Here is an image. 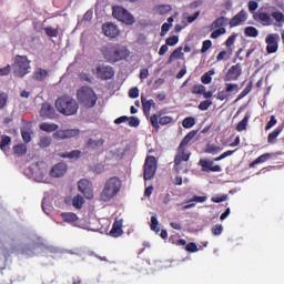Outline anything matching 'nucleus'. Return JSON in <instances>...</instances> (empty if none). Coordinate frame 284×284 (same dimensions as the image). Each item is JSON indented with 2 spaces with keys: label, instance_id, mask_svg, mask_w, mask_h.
<instances>
[{
  "label": "nucleus",
  "instance_id": "1",
  "mask_svg": "<svg viewBox=\"0 0 284 284\" xmlns=\"http://www.w3.org/2000/svg\"><path fill=\"white\" fill-rule=\"evenodd\" d=\"M102 55L108 63H119L130 57V50L121 44H106L102 48Z\"/></svg>",
  "mask_w": 284,
  "mask_h": 284
},
{
  "label": "nucleus",
  "instance_id": "2",
  "mask_svg": "<svg viewBox=\"0 0 284 284\" xmlns=\"http://www.w3.org/2000/svg\"><path fill=\"white\" fill-rule=\"evenodd\" d=\"M194 136H196V131H190L180 142L174 158L175 171L181 172V163H183V161H190V156H192V153L186 152V150L187 145H190V141H192Z\"/></svg>",
  "mask_w": 284,
  "mask_h": 284
},
{
  "label": "nucleus",
  "instance_id": "3",
  "mask_svg": "<svg viewBox=\"0 0 284 284\" xmlns=\"http://www.w3.org/2000/svg\"><path fill=\"white\" fill-rule=\"evenodd\" d=\"M123 185V182H121V179L119 176H112L110 178L103 186V190L100 193V200L104 203H108L114 199L119 192H121V187Z\"/></svg>",
  "mask_w": 284,
  "mask_h": 284
},
{
  "label": "nucleus",
  "instance_id": "4",
  "mask_svg": "<svg viewBox=\"0 0 284 284\" xmlns=\"http://www.w3.org/2000/svg\"><path fill=\"white\" fill-rule=\"evenodd\" d=\"M55 110L64 116H74L79 112V103L70 95H62L55 100Z\"/></svg>",
  "mask_w": 284,
  "mask_h": 284
},
{
  "label": "nucleus",
  "instance_id": "5",
  "mask_svg": "<svg viewBox=\"0 0 284 284\" xmlns=\"http://www.w3.org/2000/svg\"><path fill=\"white\" fill-rule=\"evenodd\" d=\"M77 99L80 105H83V108L91 109L97 105V102L99 101V97L97 95V92H94V89L92 87H82L77 91Z\"/></svg>",
  "mask_w": 284,
  "mask_h": 284
},
{
  "label": "nucleus",
  "instance_id": "6",
  "mask_svg": "<svg viewBox=\"0 0 284 284\" xmlns=\"http://www.w3.org/2000/svg\"><path fill=\"white\" fill-rule=\"evenodd\" d=\"M30 70V61H28V57L26 55H16L13 63V73L16 77L23 79L28 71Z\"/></svg>",
  "mask_w": 284,
  "mask_h": 284
},
{
  "label": "nucleus",
  "instance_id": "7",
  "mask_svg": "<svg viewBox=\"0 0 284 284\" xmlns=\"http://www.w3.org/2000/svg\"><path fill=\"white\" fill-rule=\"evenodd\" d=\"M112 16L114 17V19H118V21H121L126 26L134 24V16L128 12V9L123 7H113Z\"/></svg>",
  "mask_w": 284,
  "mask_h": 284
},
{
  "label": "nucleus",
  "instance_id": "8",
  "mask_svg": "<svg viewBox=\"0 0 284 284\" xmlns=\"http://www.w3.org/2000/svg\"><path fill=\"white\" fill-rule=\"evenodd\" d=\"M93 74H95L97 79H100V81H110V79H114V68L111 65L98 64L95 70H93Z\"/></svg>",
  "mask_w": 284,
  "mask_h": 284
},
{
  "label": "nucleus",
  "instance_id": "9",
  "mask_svg": "<svg viewBox=\"0 0 284 284\" xmlns=\"http://www.w3.org/2000/svg\"><path fill=\"white\" fill-rule=\"evenodd\" d=\"M156 174V158L154 155H149L144 162V181H152Z\"/></svg>",
  "mask_w": 284,
  "mask_h": 284
},
{
  "label": "nucleus",
  "instance_id": "10",
  "mask_svg": "<svg viewBox=\"0 0 284 284\" xmlns=\"http://www.w3.org/2000/svg\"><path fill=\"white\" fill-rule=\"evenodd\" d=\"M174 121V118L170 115L161 116V111L150 116V123L154 130H160L161 125H170Z\"/></svg>",
  "mask_w": 284,
  "mask_h": 284
},
{
  "label": "nucleus",
  "instance_id": "11",
  "mask_svg": "<svg viewBox=\"0 0 284 284\" xmlns=\"http://www.w3.org/2000/svg\"><path fill=\"white\" fill-rule=\"evenodd\" d=\"M278 41H281L278 33H271L266 37L265 43L267 54H274L278 52Z\"/></svg>",
  "mask_w": 284,
  "mask_h": 284
},
{
  "label": "nucleus",
  "instance_id": "12",
  "mask_svg": "<svg viewBox=\"0 0 284 284\" xmlns=\"http://www.w3.org/2000/svg\"><path fill=\"white\" fill-rule=\"evenodd\" d=\"M241 74H243V68L241 67V63L234 64L229 69L223 78V81H225V83L230 81H239Z\"/></svg>",
  "mask_w": 284,
  "mask_h": 284
},
{
  "label": "nucleus",
  "instance_id": "13",
  "mask_svg": "<svg viewBox=\"0 0 284 284\" xmlns=\"http://www.w3.org/2000/svg\"><path fill=\"white\" fill-rule=\"evenodd\" d=\"M78 189L83 196H85L89 201L94 199V192L92 191V182L89 180L82 179L78 182Z\"/></svg>",
  "mask_w": 284,
  "mask_h": 284
},
{
  "label": "nucleus",
  "instance_id": "14",
  "mask_svg": "<svg viewBox=\"0 0 284 284\" xmlns=\"http://www.w3.org/2000/svg\"><path fill=\"white\" fill-rule=\"evenodd\" d=\"M74 136H79V130L77 129L58 130L53 133L55 141H63L64 139H72Z\"/></svg>",
  "mask_w": 284,
  "mask_h": 284
},
{
  "label": "nucleus",
  "instance_id": "15",
  "mask_svg": "<svg viewBox=\"0 0 284 284\" xmlns=\"http://www.w3.org/2000/svg\"><path fill=\"white\" fill-rule=\"evenodd\" d=\"M253 19L254 21H257V23H261L262 26H272V16L270 13L263 11V10H257L256 12L253 13Z\"/></svg>",
  "mask_w": 284,
  "mask_h": 284
},
{
  "label": "nucleus",
  "instance_id": "16",
  "mask_svg": "<svg viewBox=\"0 0 284 284\" xmlns=\"http://www.w3.org/2000/svg\"><path fill=\"white\" fill-rule=\"evenodd\" d=\"M40 116L43 119H57V110H54V106L50 102H44L40 109Z\"/></svg>",
  "mask_w": 284,
  "mask_h": 284
},
{
  "label": "nucleus",
  "instance_id": "17",
  "mask_svg": "<svg viewBox=\"0 0 284 284\" xmlns=\"http://www.w3.org/2000/svg\"><path fill=\"white\" fill-rule=\"evenodd\" d=\"M65 172H68V164L60 162L52 166L50 176H52V179H61V176H65Z\"/></svg>",
  "mask_w": 284,
  "mask_h": 284
},
{
  "label": "nucleus",
  "instance_id": "18",
  "mask_svg": "<svg viewBox=\"0 0 284 284\" xmlns=\"http://www.w3.org/2000/svg\"><path fill=\"white\" fill-rule=\"evenodd\" d=\"M102 32L105 37H109V39H116L120 34L119 27L112 22L104 23L102 26Z\"/></svg>",
  "mask_w": 284,
  "mask_h": 284
},
{
  "label": "nucleus",
  "instance_id": "19",
  "mask_svg": "<svg viewBox=\"0 0 284 284\" xmlns=\"http://www.w3.org/2000/svg\"><path fill=\"white\" fill-rule=\"evenodd\" d=\"M247 21V12L245 10H241L237 12L230 21V28H236L239 26H243Z\"/></svg>",
  "mask_w": 284,
  "mask_h": 284
},
{
  "label": "nucleus",
  "instance_id": "20",
  "mask_svg": "<svg viewBox=\"0 0 284 284\" xmlns=\"http://www.w3.org/2000/svg\"><path fill=\"white\" fill-rule=\"evenodd\" d=\"M199 165L202 168V172H221V165L216 164L214 165L213 161L201 159L199 162Z\"/></svg>",
  "mask_w": 284,
  "mask_h": 284
},
{
  "label": "nucleus",
  "instance_id": "21",
  "mask_svg": "<svg viewBox=\"0 0 284 284\" xmlns=\"http://www.w3.org/2000/svg\"><path fill=\"white\" fill-rule=\"evenodd\" d=\"M109 234L113 236V239H119V236L123 234V221H115Z\"/></svg>",
  "mask_w": 284,
  "mask_h": 284
},
{
  "label": "nucleus",
  "instance_id": "22",
  "mask_svg": "<svg viewBox=\"0 0 284 284\" xmlns=\"http://www.w3.org/2000/svg\"><path fill=\"white\" fill-rule=\"evenodd\" d=\"M141 103L144 114H150V110H152V108H156V103L154 102V100H148L143 95H141Z\"/></svg>",
  "mask_w": 284,
  "mask_h": 284
},
{
  "label": "nucleus",
  "instance_id": "23",
  "mask_svg": "<svg viewBox=\"0 0 284 284\" xmlns=\"http://www.w3.org/2000/svg\"><path fill=\"white\" fill-rule=\"evenodd\" d=\"M227 24H230V19L225 17H220L212 22L211 30H216V28L221 29Z\"/></svg>",
  "mask_w": 284,
  "mask_h": 284
},
{
  "label": "nucleus",
  "instance_id": "24",
  "mask_svg": "<svg viewBox=\"0 0 284 284\" xmlns=\"http://www.w3.org/2000/svg\"><path fill=\"white\" fill-rule=\"evenodd\" d=\"M49 72L45 69L39 68L33 72V81H45L48 79Z\"/></svg>",
  "mask_w": 284,
  "mask_h": 284
},
{
  "label": "nucleus",
  "instance_id": "25",
  "mask_svg": "<svg viewBox=\"0 0 284 284\" xmlns=\"http://www.w3.org/2000/svg\"><path fill=\"white\" fill-rule=\"evenodd\" d=\"M103 143H105L103 139H99V140L89 139L85 145L88 150H98V148H103Z\"/></svg>",
  "mask_w": 284,
  "mask_h": 284
},
{
  "label": "nucleus",
  "instance_id": "26",
  "mask_svg": "<svg viewBox=\"0 0 284 284\" xmlns=\"http://www.w3.org/2000/svg\"><path fill=\"white\" fill-rule=\"evenodd\" d=\"M271 17L274 19L275 23V28H283L284 26V14L281 11H274Z\"/></svg>",
  "mask_w": 284,
  "mask_h": 284
},
{
  "label": "nucleus",
  "instance_id": "27",
  "mask_svg": "<svg viewBox=\"0 0 284 284\" xmlns=\"http://www.w3.org/2000/svg\"><path fill=\"white\" fill-rule=\"evenodd\" d=\"M61 219L64 223H77V221H79V215L72 212H63L61 213Z\"/></svg>",
  "mask_w": 284,
  "mask_h": 284
},
{
  "label": "nucleus",
  "instance_id": "28",
  "mask_svg": "<svg viewBox=\"0 0 284 284\" xmlns=\"http://www.w3.org/2000/svg\"><path fill=\"white\" fill-rule=\"evenodd\" d=\"M10 143H12V139L9 135H1V142H0V150L2 152H9L10 151Z\"/></svg>",
  "mask_w": 284,
  "mask_h": 284
},
{
  "label": "nucleus",
  "instance_id": "29",
  "mask_svg": "<svg viewBox=\"0 0 284 284\" xmlns=\"http://www.w3.org/2000/svg\"><path fill=\"white\" fill-rule=\"evenodd\" d=\"M270 159H272V154H270V153H264V154L260 155L257 159H255V160L250 164V168H254V166L258 165L260 163H265L266 161H270Z\"/></svg>",
  "mask_w": 284,
  "mask_h": 284
},
{
  "label": "nucleus",
  "instance_id": "30",
  "mask_svg": "<svg viewBox=\"0 0 284 284\" xmlns=\"http://www.w3.org/2000/svg\"><path fill=\"white\" fill-rule=\"evenodd\" d=\"M252 88H254V84L252 83V81H250L245 89L239 94L237 99H235L234 103H239L241 99H245V97H247V94L252 92Z\"/></svg>",
  "mask_w": 284,
  "mask_h": 284
},
{
  "label": "nucleus",
  "instance_id": "31",
  "mask_svg": "<svg viewBox=\"0 0 284 284\" xmlns=\"http://www.w3.org/2000/svg\"><path fill=\"white\" fill-rule=\"evenodd\" d=\"M252 115L250 113H246L243 120L236 125L237 132H243L244 130H247V123L250 122V118Z\"/></svg>",
  "mask_w": 284,
  "mask_h": 284
},
{
  "label": "nucleus",
  "instance_id": "32",
  "mask_svg": "<svg viewBox=\"0 0 284 284\" xmlns=\"http://www.w3.org/2000/svg\"><path fill=\"white\" fill-rule=\"evenodd\" d=\"M40 130H42L43 132H57V130H59V125L44 122L40 124Z\"/></svg>",
  "mask_w": 284,
  "mask_h": 284
},
{
  "label": "nucleus",
  "instance_id": "33",
  "mask_svg": "<svg viewBox=\"0 0 284 284\" xmlns=\"http://www.w3.org/2000/svg\"><path fill=\"white\" fill-rule=\"evenodd\" d=\"M61 159H81V151L73 150L71 152H64L60 154Z\"/></svg>",
  "mask_w": 284,
  "mask_h": 284
},
{
  "label": "nucleus",
  "instance_id": "34",
  "mask_svg": "<svg viewBox=\"0 0 284 284\" xmlns=\"http://www.w3.org/2000/svg\"><path fill=\"white\" fill-rule=\"evenodd\" d=\"M13 152L17 156H23L28 152V146L26 144H17L13 146Z\"/></svg>",
  "mask_w": 284,
  "mask_h": 284
},
{
  "label": "nucleus",
  "instance_id": "35",
  "mask_svg": "<svg viewBox=\"0 0 284 284\" xmlns=\"http://www.w3.org/2000/svg\"><path fill=\"white\" fill-rule=\"evenodd\" d=\"M214 69L207 71L201 77V82L204 83V85H210V83H212V77H214Z\"/></svg>",
  "mask_w": 284,
  "mask_h": 284
},
{
  "label": "nucleus",
  "instance_id": "36",
  "mask_svg": "<svg viewBox=\"0 0 284 284\" xmlns=\"http://www.w3.org/2000/svg\"><path fill=\"white\" fill-rule=\"evenodd\" d=\"M283 132L282 126H277L273 132H271L267 136V143H274L276 139H278V135Z\"/></svg>",
  "mask_w": 284,
  "mask_h": 284
},
{
  "label": "nucleus",
  "instance_id": "37",
  "mask_svg": "<svg viewBox=\"0 0 284 284\" xmlns=\"http://www.w3.org/2000/svg\"><path fill=\"white\" fill-rule=\"evenodd\" d=\"M84 203H85V200L79 194L73 196L72 199V205L73 207H75V210H81Z\"/></svg>",
  "mask_w": 284,
  "mask_h": 284
},
{
  "label": "nucleus",
  "instance_id": "38",
  "mask_svg": "<svg viewBox=\"0 0 284 284\" xmlns=\"http://www.w3.org/2000/svg\"><path fill=\"white\" fill-rule=\"evenodd\" d=\"M194 125H196V120L193 116L185 118L182 121V126L185 128V130H190L194 128Z\"/></svg>",
  "mask_w": 284,
  "mask_h": 284
},
{
  "label": "nucleus",
  "instance_id": "39",
  "mask_svg": "<svg viewBox=\"0 0 284 284\" xmlns=\"http://www.w3.org/2000/svg\"><path fill=\"white\" fill-rule=\"evenodd\" d=\"M244 34L245 37L256 39V37H258V29H256L255 27H246L244 30Z\"/></svg>",
  "mask_w": 284,
  "mask_h": 284
},
{
  "label": "nucleus",
  "instance_id": "40",
  "mask_svg": "<svg viewBox=\"0 0 284 284\" xmlns=\"http://www.w3.org/2000/svg\"><path fill=\"white\" fill-rule=\"evenodd\" d=\"M181 54H183V47L176 48L169 57V63H172L174 59H181Z\"/></svg>",
  "mask_w": 284,
  "mask_h": 284
},
{
  "label": "nucleus",
  "instance_id": "41",
  "mask_svg": "<svg viewBox=\"0 0 284 284\" xmlns=\"http://www.w3.org/2000/svg\"><path fill=\"white\" fill-rule=\"evenodd\" d=\"M51 144H52V138L48 135L41 136L38 143L39 148H50Z\"/></svg>",
  "mask_w": 284,
  "mask_h": 284
},
{
  "label": "nucleus",
  "instance_id": "42",
  "mask_svg": "<svg viewBox=\"0 0 284 284\" xmlns=\"http://www.w3.org/2000/svg\"><path fill=\"white\" fill-rule=\"evenodd\" d=\"M21 136L24 143H30V141H32V135L30 134V128H22Z\"/></svg>",
  "mask_w": 284,
  "mask_h": 284
},
{
  "label": "nucleus",
  "instance_id": "43",
  "mask_svg": "<svg viewBox=\"0 0 284 284\" xmlns=\"http://www.w3.org/2000/svg\"><path fill=\"white\" fill-rule=\"evenodd\" d=\"M230 57H232V49H229L227 51H221L216 57V61H227Z\"/></svg>",
  "mask_w": 284,
  "mask_h": 284
},
{
  "label": "nucleus",
  "instance_id": "44",
  "mask_svg": "<svg viewBox=\"0 0 284 284\" xmlns=\"http://www.w3.org/2000/svg\"><path fill=\"white\" fill-rule=\"evenodd\" d=\"M44 32L48 37H51V38H57L59 37V29H54L52 27H47L44 29Z\"/></svg>",
  "mask_w": 284,
  "mask_h": 284
},
{
  "label": "nucleus",
  "instance_id": "45",
  "mask_svg": "<svg viewBox=\"0 0 284 284\" xmlns=\"http://www.w3.org/2000/svg\"><path fill=\"white\" fill-rule=\"evenodd\" d=\"M211 232L213 236H221L223 234V225L221 224H215L212 229Z\"/></svg>",
  "mask_w": 284,
  "mask_h": 284
},
{
  "label": "nucleus",
  "instance_id": "46",
  "mask_svg": "<svg viewBox=\"0 0 284 284\" xmlns=\"http://www.w3.org/2000/svg\"><path fill=\"white\" fill-rule=\"evenodd\" d=\"M151 230L153 232H161V229H159V220L155 215L151 216Z\"/></svg>",
  "mask_w": 284,
  "mask_h": 284
},
{
  "label": "nucleus",
  "instance_id": "47",
  "mask_svg": "<svg viewBox=\"0 0 284 284\" xmlns=\"http://www.w3.org/2000/svg\"><path fill=\"white\" fill-rule=\"evenodd\" d=\"M192 94H203V92H205V85L203 84H195L192 88Z\"/></svg>",
  "mask_w": 284,
  "mask_h": 284
},
{
  "label": "nucleus",
  "instance_id": "48",
  "mask_svg": "<svg viewBox=\"0 0 284 284\" xmlns=\"http://www.w3.org/2000/svg\"><path fill=\"white\" fill-rule=\"evenodd\" d=\"M225 32H227L225 28L216 29L211 33V39H219V37H221L222 34H225Z\"/></svg>",
  "mask_w": 284,
  "mask_h": 284
},
{
  "label": "nucleus",
  "instance_id": "49",
  "mask_svg": "<svg viewBox=\"0 0 284 284\" xmlns=\"http://www.w3.org/2000/svg\"><path fill=\"white\" fill-rule=\"evenodd\" d=\"M212 105L211 100H204L199 104V110L202 112H205L206 110H210V106Z\"/></svg>",
  "mask_w": 284,
  "mask_h": 284
},
{
  "label": "nucleus",
  "instance_id": "50",
  "mask_svg": "<svg viewBox=\"0 0 284 284\" xmlns=\"http://www.w3.org/2000/svg\"><path fill=\"white\" fill-rule=\"evenodd\" d=\"M130 128H139L141 125V121L136 116H130L128 119Z\"/></svg>",
  "mask_w": 284,
  "mask_h": 284
},
{
  "label": "nucleus",
  "instance_id": "51",
  "mask_svg": "<svg viewBox=\"0 0 284 284\" xmlns=\"http://www.w3.org/2000/svg\"><path fill=\"white\" fill-rule=\"evenodd\" d=\"M8 104V94L6 92H0V110H3Z\"/></svg>",
  "mask_w": 284,
  "mask_h": 284
},
{
  "label": "nucleus",
  "instance_id": "52",
  "mask_svg": "<svg viewBox=\"0 0 284 284\" xmlns=\"http://www.w3.org/2000/svg\"><path fill=\"white\" fill-rule=\"evenodd\" d=\"M225 92H239V84L236 83H226Z\"/></svg>",
  "mask_w": 284,
  "mask_h": 284
},
{
  "label": "nucleus",
  "instance_id": "53",
  "mask_svg": "<svg viewBox=\"0 0 284 284\" xmlns=\"http://www.w3.org/2000/svg\"><path fill=\"white\" fill-rule=\"evenodd\" d=\"M185 250L186 252L194 253V252H199V246H196V243L190 242L185 245Z\"/></svg>",
  "mask_w": 284,
  "mask_h": 284
},
{
  "label": "nucleus",
  "instance_id": "54",
  "mask_svg": "<svg viewBox=\"0 0 284 284\" xmlns=\"http://www.w3.org/2000/svg\"><path fill=\"white\" fill-rule=\"evenodd\" d=\"M207 154H216L217 152H221V146L217 145H207L206 146Z\"/></svg>",
  "mask_w": 284,
  "mask_h": 284
},
{
  "label": "nucleus",
  "instance_id": "55",
  "mask_svg": "<svg viewBox=\"0 0 284 284\" xmlns=\"http://www.w3.org/2000/svg\"><path fill=\"white\" fill-rule=\"evenodd\" d=\"M170 28H172V24H169L168 22H164L161 27V37H165L168 32H170Z\"/></svg>",
  "mask_w": 284,
  "mask_h": 284
},
{
  "label": "nucleus",
  "instance_id": "56",
  "mask_svg": "<svg viewBox=\"0 0 284 284\" xmlns=\"http://www.w3.org/2000/svg\"><path fill=\"white\" fill-rule=\"evenodd\" d=\"M166 45H176V43H179V37L178 36H173L170 37L165 40Z\"/></svg>",
  "mask_w": 284,
  "mask_h": 284
},
{
  "label": "nucleus",
  "instance_id": "57",
  "mask_svg": "<svg viewBox=\"0 0 284 284\" xmlns=\"http://www.w3.org/2000/svg\"><path fill=\"white\" fill-rule=\"evenodd\" d=\"M276 123H278V121L276 120V116L271 115V120L267 122L265 130H272V128H274Z\"/></svg>",
  "mask_w": 284,
  "mask_h": 284
},
{
  "label": "nucleus",
  "instance_id": "58",
  "mask_svg": "<svg viewBox=\"0 0 284 284\" xmlns=\"http://www.w3.org/2000/svg\"><path fill=\"white\" fill-rule=\"evenodd\" d=\"M234 154V151L229 150L222 153L220 156L215 158L214 161H223V159H227V156H232Z\"/></svg>",
  "mask_w": 284,
  "mask_h": 284
},
{
  "label": "nucleus",
  "instance_id": "59",
  "mask_svg": "<svg viewBox=\"0 0 284 284\" xmlns=\"http://www.w3.org/2000/svg\"><path fill=\"white\" fill-rule=\"evenodd\" d=\"M205 201H207V196H199V195H195L193 196L192 200L189 201V203H205Z\"/></svg>",
  "mask_w": 284,
  "mask_h": 284
},
{
  "label": "nucleus",
  "instance_id": "60",
  "mask_svg": "<svg viewBox=\"0 0 284 284\" xmlns=\"http://www.w3.org/2000/svg\"><path fill=\"white\" fill-rule=\"evenodd\" d=\"M210 48H212V40H205L203 42L202 49H201L202 54H204V52H207V50H210Z\"/></svg>",
  "mask_w": 284,
  "mask_h": 284
},
{
  "label": "nucleus",
  "instance_id": "61",
  "mask_svg": "<svg viewBox=\"0 0 284 284\" xmlns=\"http://www.w3.org/2000/svg\"><path fill=\"white\" fill-rule=\"evenodd\" d=\"M130 99H139V88L134 87L129 90Z\"/></svg>",
  "mask_w": 284,
  "mask_h": 284
},
{
  "label": "nucleus",
  "instance_id": "62",
  "mask_svg": "<svg viewBox=\"0 0 284 284\" xmlns=\"http://www.w3.org/2000/svg\"><path fill=\"white\" fill-rule=\"evenodd\" d=\"M235 41H236V36H230L227 38V40L225 41L226 48H229V50L232 49V47L234 45Z\"/></svg>",
  "mask_w": 284,
  "mask_h": 284
},
{
  "label": "nucleus",
  "instance_id": "63",
  "mask_svg": "<svg viewBox=\"0 0 284 284\" xmlns=\"http://www.w3.org/2000/svg\"><path fill=\"white\" fill-rule=\"evenodd\" d=\"M258 10V2L250 1L248 2V12H256Z\"/></svg>",
  "mask_w": 284,
  "mask_h": 284
},
{
  "label": "nucleus",
  "instance_id": "64",
  "mask_svg": "<svg viewBox=\"0 0 284 284\" xmlns=\"http://www.w3.org/2000/svg\"><path fill=\"white\" fill-rule=\"evenodd\" d=\"M229 97H230V94H227L226 91H219V93H217L219 101H225V99H227Z\"/></svg>",
  "mask_w": 284,
  "mask_h": 284
}]
</instances>
